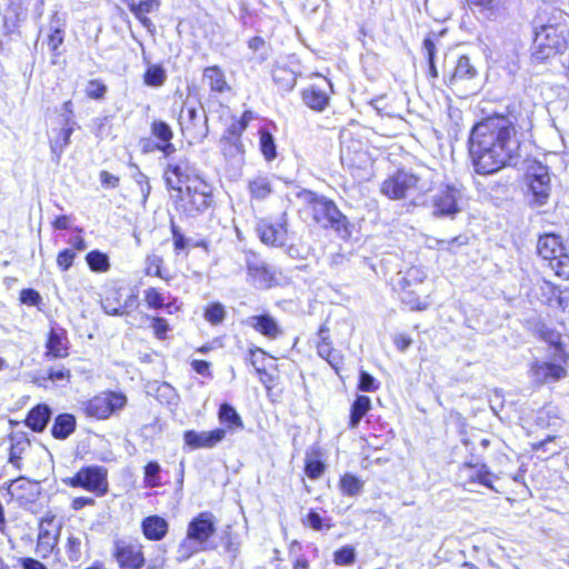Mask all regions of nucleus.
Instances as JSON below:
<instances>
[{"mask_svg":"<svg viewBox=\"0 0 569 569\" xmlns=\"http://www.w3.org/2000/svg\"><path fill=\"white\" fill-rule=\"evenodd\" d=\"M372 409L371 399L366 395H357L350 405L348 428L355 430L358 428L360 421Z\"/></svg>","mask_w":569,"mask_h":569,"instance_id":"obj_34","label":"nucleus"},{"mask_svg":"<svg viewBox=\"0 0 569 569\" xmlns=\"http://www.w3.org/2000/svg\"><path fill=\"white\" fill-rule=\"evenodd\" d=\"M52 411L47 403H37L28 411L23 423L33 432H42L50 419Z\"/></svg>","mask_w":569,"mask_h":569,"instance_id":"obj_33","label":"nucleus"},{"mask_svg":"<svg viewBox=\"0 0 569 569\" xmlns=\"http://www.w3.org/2000/svg\"><path fill=\"white\" fill-rule=\"evenodd\" d=\"M259 239L270 247H281L284 243L287 229L282 223L261 221L257 227Z\"/></svg>","mask_w":569,"mask_h":569,"instance_id":"obj_31","label":"nucleus"},{"mask_svg":"<svg viewBox=\"0 0 569 569\" xmlns=\"http://www.w3.org/2000/svg\"><path fill=\"white\" fill-rule=\"evenodd\" d=\"M321 83H313L300 91V97L305 106L316 112L325 111L333 93V84L327 77L318 74Z\"/></svg>","mask_w":569,"mask_h":569,"instance_id":"obj_19","label":"nucleus"},{"mask_svg":"<svg viewBox=\"0 0 569 569\" xmlns=\"http://www.w3.org/2000/svg\"><path fill=\"white\" fill-rule=\"evenodd\" d=\"M71 343L67 329L52 325L46 336L44 357L48 360L66 359L70 356Z\"/></svg>","mask_w":569,"mask_h":569,"instance_id":"obj_22","label":"nucleus"},{"mask_svg":"<svg viewBox=\"0 0 569 569\" xmlns=\"http://www.w3.org/2000/svg\"><path fill=\"white\" fill-rule=\"evenodd\" d=\"M110 293H108L104 299H103V308L104 310L109 313V315H113V316H124V315H129V310H128V307H129V301H131L132 305H134L136 307L138 306V302H137V296L136 295H132L128 298V300L126 301L124 305H118V306H113L111 302H110Z\"/></svg>","mask_w":569,"mask_h":569,"instance_id":"obj_57","label":"nucleus"},{"mask_svg":"<svg viewBox=\"0 0 569 569\" xmlns=\"http://www.w3.org/2000/svg\"><path fill=\"white\" fill-rule=\"evenodd\" d=\"M212 201L211 186L199 176L177 190L174 207L186 216L194 217L209 209Z\"/></svg>","mask_w":569,"mask_h":569,"instance_id":"obj_9","label":"nucleus"},{"mask_svg":"<svg viewBox=\"0 0 569 569\" xmlns=\"http://www.w3.org/2000/svg\"><path fill=\"white\" fill-rule=\"evenodd\" d=\"M150 327L153 333V337L160 341H164L169 339V333L172 328L169 321L161 316H151L149 317Z\"/></svg>","mask_w":569,"mask_h":569,"instance_id":"obj_52","label":"nucleus"},{"mask_svg":"<svg viewBox=\"0 0 569 569\" xmlns=\"http://www.w3.org/2000/svg\"><path fill=\"white\" fill-rule=\"evenodd\" d=\"M338 487L343 496L355 497L362 491L363 481L359 477L350 472H346L340 476Z\"/></svg>","mask_w":569,"mask_h":569,"instance_id":"obj_42","label":"nucleus"},{"mask_svg":"<svg viewBox=\"0 0 569 569\" xmlns=\"http://www.w3.org/2000/svg\"><path fill=\"white\" fill-rule=\"evenodd\" d=\"M301 522L303 527L315 531L330 530L335 526L331 518H322L315 509H310Z\"/></svg>","mask_w":569,"mask_h":569,"instance_id":"obj_46","label":"nucleus"},{"mask_svg":"<svg viewBox=\"0 0 569 569\" xmlns=\"http://www.w3.org/2000/svg\"><path fill=\"white\" fill-rule=\"evenodd\" d=\"M458 477L465 487L479 485L497 491L493 483L498 477L482 461H465L458 468Z\"/></svg>","mask_w":569,"mask_h":569,"instance_id":"obj_17","label":"nucleus"},{"mask_svg":"<svg viewBox=\"0 0 569 569\" xmlns=\"http://www.w3.org/2000/svg\"><path fill=\"white\" fill-rule=\"evenodd\" d=\"M327 470L325 450L320 446H312L306 451L303 473L310 480L320 479Z\"/></svg>","mask_w":569,"mask_h":569,"instance_id":"obj_25","label":"nucleus"},{"mask_svg":"<svg viewBox=\"0 0 569 569\" xmlns=\"http://www.w3.org/2000/svg\"><path fill=\"white\" fill-rule=\"evenodd\" d=\"M71 378H72L71 370L64 366H60L58 368L50 367L47 370L46 376L42 377V380L50 381L54 385H59V383L68 385V383H70Z\"/></svg>","mask_w":569,"mask_h":569,"instance_id":"obj_53","label":"nucleus"},{"mask_svg":"<svg viewBox=\"0 0 569 569\" xmlns=\"http://www.w3.org/2000/svg\"><path fill=\"white\" fill-rule=\"evenodd\" d=\"M62 483L90 492L97 498L104 497L110 488L108 469L100 465H84L71 477L63 478Z\"/></svg>","mask_w":569,"mask_h":569,"instance_id":"obj_10","label":"nucleus"},{"mask_svg":"<svg viewBox=\"0 0 569 569\" xmlns=\"http://www.w3.org/2000/svg\"><path fill=\"white\" fill-rule=\"evenodd\" d=\"M256 119L252 110H244L240 117L232 116L230 124L224 129L219 139V147L226 158H243L246 146L243 133L251 121Z\"/></svg>","mask_w":569,"mask_h":569,"instance_id":"obj_11","label":"nucleus"},{"mask_svg":"<svg viewBox=\"0 0 569 569\" xmlns=\"http://www.w3.org/2000/svg\"><path fill=\"white\" fill-rule=\"evenodd\" d=\"M224 306L219 301L209 302L203 308V318L212 326L221 325L226 319Z\"/></svg>","mask_w":569,"mask_h":569,"instance_id":"obj_47","label":"nucleus"},{"mask_svg":"<svg viewBox=\"0 0 569 569\" xmlns=\"http://www.w3.org/2000/svg\"><path fill=\"white\" fill-rule=\"evenodd\" d=\"M463 186L461 183L443 182L432 197V216L436 218L455 217L462 211Z\"/></svg>","mask_w":569,"mask_h":569,"instance_id":"obj_13","label":"nucleus"},{"mask_svg":"<svg viewBox=\"0 0 569 569\" xmlns=\"http://www.w3.org/2000/svg\"><path fill=\"white\" fill-rule=\"evenodd\" d=\"M170 232L172 236L173 251L176 253L184 251L190 246V241L184 237L173 219L170 220Z\"/></svg>","mask_w":569,"mask_h":569,"instance_id":"obj_58","label":"nucleus"},{"mask_svg":"<svg viewBox=\"0 0 569 569\" xmlns=\"http://www.w3.org/2000/svg\"><path fill=\"white\" fill-rule=\"evenodd\" d=\"M216 517L211 511L197 513L187 526L186 536L177 548L178 562H184L201 551L213 550L217 531Z\"/></svg>","mask_w":569,"mask_h":569,"instance_id":"obj_6","label":"nucleus"},{"mask_svg":"<svg viewBox=\"0 0 569 569\" xmlns=\"http://www.w3.org/2000/svg\"><path fill=\"white\" fill-rule=\"evenodd\" d=\"M531 112L511 103L505 113H493L476 122L468 137V152L475 172L491 176L519 157L522 140L530 136Z\"/></svg>","mask_w":569,"mask_h":569,"instance_id":"obj_1","label":"nucleus"},{"mask_svg":"<svg viewBox=\"0 0 569 569\" xmlns=\"http://www.w3.org/2000/svg\"><path fill=\"white\" fill-rule=\"evenodd\" d=\"M143 273L147 277L158 278L166 283H169L173 279L172 273L166 268L164 259L156 253L146 256Z\"/></svg>","mask_w":569,"mask_h":569,"instance_id":"obj_36","label":"nucleus"},{"mask_svg":"<svg viewBox=\"0 0 569 569\" xmlns=\"http://www.w3.org/2000/svg\"><path fill=\"white\" fill-rule=\"evenodd\" d=\"M247 273L254 283L261 288L269 289L277 284L274 272L264 263H250L247 266Z\"/></svg>","mask_w":569,"mask_h":569,"instance_id":"obj_38","label":"nucleus"},{"mask_svg":"<svg viewBox=\"0 0 569 569\" xmlns=\"http://www.w3.org/2000/svg\"><path fill=\"white\" fill-rule=\"evenodd\" d=\"M194 166L188 158L169 161L163 168V180L169 190H180L181 187L198 178Z\"/></svg>","mask_w":569,"mask_h":569,"instance_id":"obj_20","label":"nucleus"},{"mask_svg":"<svg viewBox=\"0 0 569 569\" xmlns=\"http://www.w3.org/2000/svg\"><path fill=\"white\" fill-rule=\"evenodd\" d=\"M526 182L530 203L542 206L547 203L551 192V181L548 168L541 164L532 167L526 173Z\"/></svg>","mask_w":569,"mask_h":569,"instance_id":"obj_16","label":"nucleus"},{"mask_svg":"<svg viewBox=\"0 0 569 569\" xmlns=\"http://www.w3.org/2000/svg\"><path fill=\"white\" fill-rule=\"evenodd\" d=\"M60 536V527L56 526V515L47 512L39 521L36 552L41 558L50 557L56 550Z\"/></svg>","mask_w":569,"mask_h":569,"instance_id":"obj_18","label":"nucleus"},{"mask_svg":"<svg viewBox=\"0 0 569 569\" xmlns=\"http://www.w3.org/2000/svg\"><path fill=\"white\" fill-rule=\"evenodd\" d=\"M217 416L221 427L206 431L186 430L182 435L184 446L190 450L212 449L222 442L228 433L242 430L244 427L241 416L228 402L219 406Z\"/></svg>","mask_w":569,"mask_h":569,"instance_id":"obj_5","label":"nucleus"},{"mask_svg":"<svg viewBox=\"0 0 569 569\" xmlns=\"http://www.w3.org/2000/svg\"><path fill=\"white\" fill-rule=\"evenodd\" d=\"M541 290L543 295H548L542 300L546 306L557 308L561 311H565L569 307L568 298L563 296V292L559 287L555 286L550 281H543Z\"/></svg>","mask_w":569,"mask_h":569,"instance_id":"obj_39","label":"nucleus"},{"mask_svg":"<svg viewBox=\"0 0 569 569\" xmlns=\"http://www.w3.org/2000/svg\"><path fill=\"white\" fill-rule=\"evenodd\" d=\"M77 428V419L74 415L63 412L54 417L50 432L52 438L64 440L71 436Z\"/></svg>","mask_w":569,"mask_h":569,"instance_id":"obj_35","label":"nucleus"},{"mask_svg":"<svg viewBox=\"0 0 569 569\" xmlns=\"http://www.w3.org/2000/svg\"><path fill=\"white\" fill-rule=\"evenodd\" d=\"M318 340L316 342L317 355L325 359L336 371L339 370L342 363V355L335 349L333 342L330 336L329 327L323 323L318 328L317 331Z\"/></svg>","mask_w":569,"mask_h":569,"instance_id":"obj_24","label":"nucleus"},{"mask_svg":"<svg viewBox=\"0 0 569 569\" xmlns=\"http://www.w3.org/2000/svg\"><path fill=\"white\" fill-rule=\"evenodd\" d=\"M150 136L154 140V143H163L172 141L174 132L164 120L154 119L150 123Z\"/></svg>","mask_w":569,"mask_h":569,"instance_id":"obj_45","label":"nucleus"},{"mask_svg":"<svg viewBox=\"0 0 569 569\" xmlns=\"http://www.w3.org/2000/svg\"><path fill=\"white\" fill-rule=\"evenodd\" d=\"M111 558L119 569H143L147 565L144 546L136 538H118L111 548Z\"/></svg>","mask_w":569,"mask_h":569,"instance_id":"obj_14","label":"nucleus"},{"mask_svg":"<svg viewBox=\"0 0 569 569\" xmlns=\"http://www.w3.org/2000/svg\"><path fill=\"white\" fill-rule=\"evenodd\" d=\"M127 402L128 399L123 392L104 390L83 401L81 411L87 418L107 420L114 412L122 410Z\"/></svg>","mask_w":569,"mask_h":569,"instance_id":"obj_12","label":"nucleus"},{"mask_svg":"<svg viewBox=\"0 0 569 569\" xmlns=\"http://www.w3.org/2000/svg\"><path fill=\"white\" fill-rule=\"evenodd\" d=\"M7 491L10 500L23 508L36 503L41 495L40 483L26 477L10 481Z\"/></svg>","mask_w":569,"mask_h":569,"instance_id":"obj_21","label":"nucleus"},{"mask_svg":"<svg viewBox=\"0 0 569 569\" xmlns=\"http://www.w3.org/2000/svg\"><path fill=\"white\" fill-rule=\"evenodd\" d=\"M84 260L88 268L96 273L108 272L111 267L108 254L98 249L90 250L86 254Z\"/></svg>","mask_w":569,"mask_h":569,"instance_id":"obj_40","label":"nucleus"},{"mask_svg":"<svg viewBox=\"0 0 569 569\" xmlns=\"http://www.w3.org/2000/svg\"><path fill=\"white\" fill-rule=\"evenodd\" d=\"M277 130L274 121H268L258 129L259 151L262 158L270 162L278 157L277 143L273 132Z\"/></svg>","mask_w":569,"mask_h":569,"instance_id":"obj_29","label":"nucleus"},{"mask_svg":"<svg viewBox=\"0 0 569 569\" xmlns=\"http://www.w3.org/2000/svg\"><path fill=\"white\" fill-rule=\"evenodd\" d=\"M470 9L481 13H496L505 7L506 0H465Z\"/></svg>","mask_w":569,"mask_h":569,"instance_id":"obj_54","label":"nucleus"},{"mask_svg":"<svg viewBox=\"0 0 569 569\" xmlns=\"http://www.w3.org/2000/svg\"><path fill=\"white\" fill-rule=\"evenodd\" d=\"M73 131L74 123H63V127L53 130L52 136L49 138L50 152L56 163L60 162L64 149L70 144Z\"/></svg>","mask_w":569,"mask_h":569,"instance_id":"obj_32","label":"nucleus"},{"mask_svg":"<svg viewBox=\"0 0 569 569\" xmlns=\"http://www.w3.org/2000/svg\"><path fill=\"white\" fill-rule=\"evenodd\" d=\"M64 41V31L61 28H54L48 36V46L53 56H60L59 48Z\"/></svg>","mask_w":569,"mask_h":569,"instance_id":"obj_62","label":"nucleus"},{"mask_svg":"<svg viewBox=\"0 0 569 569\" xmlns=\"http://www.w3.org/2000/svg\"><path fill=\"white\" fill-rule=\"evenodd\" d=\"M19 301L22 305L38 307L41 305L42 298L36 289L26 288L19 292Z\"/></svg>","mask_w":569,"mask_h":569,"instance_id":"obj_64","label":"nucleus"},{"mask_svg":"<svg viewBox=\"0 0 569 569\" xmlns=\"http://www.w3.org/2000/svg\"><path fill=\"white\" fill-rule=\"evenodd\" d=\"M568 353L553 356V360H533L529 366V376L537 385L553 383L568 376Z\"/></svg>","mask_w":569,"mask_h":569,"instance_id":"obj_15","label":"nucleus"},{"mask_svg":"<svg viewBox=\"0 0 569 569\" xmlns=\"http://www.w3.org/2000/svg\"><path fill=\"white\" fill-rule=\"evenodd\" d=\"M209 91L213 94H226L232 91L223 69L218 64L208 66L202 71Z\"/></svg>","mask_w":569,"mask_h":569,"instance_id":"obj_27","label":"nucleus"},{"mask_svg":"<svg viewBox=\"0 0 569 569\" xmlns=\"http://www.w3.org/2000/svg\"><path fill=\"white\" fill-rule=\"evenodd\" d=\"M545 14V20L533 24L530 43V59L542 64L569 52V13L551 7Z\"/></svg>","mask_w":569,"mask_h":569,"instance_id":"obj_2","label":"nucleus"},{"mask_svg":"<svg viewBox=\"0 0 569 569\" xmlns=\"http://www.w3.org/2000/svg\"><path fill=\"white\" fill-rule=\"evenodd\" d=\"M167 80V71L159 63H152L147 67L142 74L143 84L151 88H159Z\"/></svg>","mask_w":569,"mask_h":569,"instance_id":"obj_41","label":"nucleus"},{"mask_svg":"<svg viewBox=\"0 0 569 569\" xmlns=\"http://www.w3.org/2000/svg\"><path fill=\"white\" fill-rule=\"evenodd\" d=\"M77 252L71 248H64L57 253L56 262L61 272H67L74 263Z\"/></svg>","mask_w":569,"mask_h":569,"instance_id":"obj_59","label":"nucleus"},{"mask_svg":"<svg viewBox=\"0 0 569 569\" xmlns=\"http://www.w3.org/2000/svg\"><path fill=\"white\" fill-rule=\"evenodd\" d=\"M478 74L476 67L466 54L457 59L456 66L451 72L443 77V82L448 87H453L461 81L475 79Z\"/></svg>","mask_w":569,"mask_h":569,"instance_id":"obj_28","label":"nucleus"},{"mask_svg":"<svg viewBox=\"0 0 569 569\" xmlns=\"http://www.w3.org/2000/svg\"><path fill=\"white\" fill-rule=\"evenodd\" d=\"M142 473H143V486L148 489L159 488L163 486L164 483L161 481V466L158 461L151 460L148 461L142 467Z\"/></svg>","mask_w":569,"mask_h":569,"instance_id":"obj_43","label":"nucleus"},{"mask_svg":"<svg viewBox=\"0 0 569 569\" xmlns=\"http://www.w3.org/2000/svg\"><path fill=\"white\" fill-rule=\"evenodd\" d=\"M248 189L251 197L257 200H263L272 192L270 181L263 177L251 180L248 184Z\"/></svg>","mask_w":569,"mask_h":569,"instance_id":"obj_50","label":"nucleus"},{"mask_svg":"<svg viewBox=\"0 0 569 569\" xmlns=\"http://www.w3.org/2000/svg\"><path fill=\"white\" fill-rule=\"evenodd\" d=\"M140 529L148 541H160L169 532V522L161 516L150 515L141 520Z\"/></svg>","mask_w":569,"mask_h":569,"instance_id":"obj_30","label":"nucleus"},{"mask_svg":"<svg viewBox=\"0 0 569 569\" xmlns=\"http://www.w3.org/2000/svg\"><path fill=\"white\" fill-rule=\"evenodd\" d=\"M29 445L30 442L28 438L21 437L17 440L12 439L9 447L8 461L17 469L21 468L22 453Z\"/></svg>","mask_w":569,"mask_h":569,"instance_id":"obj_49","label":"nucleus"},{"mask_svg":"<svg viewBox=\"0 0 569 569\" xmlns=\"http://www.w3.org/2000/svg\"><path fill=\"white\" fill-rule=\"evenodd\" d=\"M273 84L280 92L291 91L297 83L296 72L286 64H276L271 71Z\"/></svg>","mask_w":569,"mask_h":569,"instance_id":"obj_37","label":"nucleus"},{"mask_svg":"<svg viewBox=\"0 0 569 569\" xmlns=\"http://www.w3.org/2000/svg\"><path fill=\"white\" fill-rule=\"evenodd\" d=\"M556 439H557V436H547L545 439L531 443V451H533V452H540L541 451L543 453H547V458H551V457L558 456V455L561 453V450H562L561 448L556 449V450H550L548 448V445L551 443V442H555Z\"/></svg>","mask_w":569,"mask_h":569,"instance_id":"obj_61","label":"nucleus"},{"mask_svg":"<svg viewBox=\"0 0 569 569\" xmlns=\"http://www.w3.org/2000/svg\"><path fill=\"white\" fill-rule=\"evenodd\" d=\"M272 358L273 357L263 348L258 346H250L246 352L244 361L248 366H251L257 373L259 372V369H266V361Z\"/></svg>","mask_w":569,"mask_h":569,"instance_id":"obj_44","label":"nucleus"},{"mask_svg":"<svg viewBox=\"0 0 569 569\" xmlns=\"http://www.w3.org/2000/svg\"><path fill=\"white\" fill-rule=\"evenodd\" d=\"M380 388L379 381L371 376L369 372L361 370L359 373V380L357 389L362 392H376Z\"/></svg>","mask_w":569,"mask_h":569,"instance_id":"obj_60","label":"nucleus"},{"mask_svg":"<svg viewBox=\"0 0 569 569\" xmlns=\"http://www.w3.org/2000/svg\"><path fill=\"white\" fill-rule=\"evenodd\" d=\"M431 188L427 180L411 168L400 166L388 173L379 184V192L390 201H402L408 207L427 203Z\"/></svg>","mask_w":569,"mask_h":569,"instance_id":"obj_3","label":"nucleus"},{"mask_svg":"<svg viewBox=\"0 0 569 569\" xmlns=\"http://www.w3.org/2000/svg\"><path fill=\"white\" fill-rule=\"evenodd\" d=\"M199 113L196 107H188L181 109L178 117V124L182 134L191 130L198 119Z\"/></svg>","mask_w":569,"mask_h":569,"instance_id":"obj_55","label":"nucleus"},{"mask_svg":"<svg viewBox=\"0 0 569 569\" xmlns=\"http://www.w3.org/2000/svg\"><path fill=\"white\" fill-rule=\"evenodd\" d=\"M333 562L337 566H351L356 561V550L352 546L346 545L337 549L333 555Z\"/></svg>","mask_w":569,"mask_h":569,"instance_id":"obj_56","label":"nucleus"},{"mask_svg":"<svg viewBox=\"0 0 569 569\" xmlns=\"http://www.w3.org/2000/svg\"><path fill=\"white\" fill-rule=\"evenodd\" d=\"M250 327L267 340L274 341L284 336V330L280 322L269 312L253 315L248 318Z\"/></svg>","mask_w":569,"mask_h":569,"instance_id":"obj_23","label":"nucleus"},{"mask_svg":"<svg viewBox=\"0 0 569 569\" xmlns=\"http://www.w3.org/2000/svg\"><path fill=\"white\" fill-rule=\"evenodd\" d=\"M143 152L159 151L164 158H170L176 152V147L172 141L163 143H144L142 148Z\"/></svg>","mask_w":569,"mask_h":569,"instance_id":"obj_63","label":"nucleus"},{"mask_svg":"<svg viewBox=\"0 0 569 569\" xmlns=\"http://www.w3.org/2000/svg\"><path fill=\"white\" fill-rule=\"evenodd\" d=\"M536 249L538 257L546 262L556 277L569 279V249L560 234L555 232L540 234Z\"/></svg>","mask_w":569,"mask_h":569,"instance_id":"obj_8","label":"nucleus"},{"mask_svg":"<svg viewBox=\"0 0 569 569\" xmlns=\"http://www.w3.org/2000/svg\"><path fill=\"white\" fill-rule=\"evenodd\" d=\"M108 93V87L102 79H90L87 81L84 94L89 100H104Z\"/></svg>","mask_w":569,"mask_h":569,"instance_id":"obj_51","label":"nucleus"},{"mask_svg":"<svg viewBox=\"0 0 569 569\" xmlns=\"http://www.w3.org/2000/svg\"><path fill=\"white\" fill-rule=\"evenodd\" d=\"M395 292L401 303L411 311L427 310L431 303L432 289L422 268L410 266L400 278Z\"/></svg>","mask_w":569,"mask_h":569,"instance_id":"obj_7","label":"nucleus"},{"mask_svg":"<svg viewBox=\"0 0 569 569\" xmlns=\"http://www.w3.org/2000/svg\"><path fill=\"white\" fill-rule=\"evenodd\" d=\"M539 336L553 349L556 356L568 353L562 341V335L558 331L550 328H542L539 331Z\"/></svg>","mask_w":569,"mask_h":569,"instance_id":"obj_48","label":"nucleus"},{"mask_svg":"<svg viewBox=\"0 0 569 569\" xmlns=\"http://www.w3.org/2000/svg\"><path fill=\"white\" fill-rule=\"evenodd\" d=\"M296 196L306 204L315 226L322 230H332L345 241L351 238L353 226L333 199L305 188Z\"/></svg>","mask_w":569,"mask_h":569,"instance_id":"obj_4","label":"nucleus"},{"mask_svg":"<svg viewBox=\"0 0 569 569\" xmlns=\"http://www.w3.org/2000/svg\"><path fill=\"white\" fill-rule=\"evenodd\" d=\"M143 300L151 310L164 309L169 315L181 311V303H179L178 298L172 297L169 301H166L164 293L158 287H148L143 291Z\"/></svg>","mask_w":569,"mask_h":569,"instance_id":"obj_26","label":"nucleus"}]
</instances>
